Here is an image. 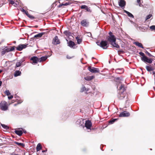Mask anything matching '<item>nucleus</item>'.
I'll list each match as a JSON object with an SVG mask.
<instances>
[{"label":"nucleus","instance_id":"nucleus-1","mask_svg":"<svg viewBox=\"0 0 155 155\" xmlns=\"http://www.w3.org/2000/svg\"><path fill=\"white\" fill-rule=\"evenodd\" d=\"M96 43L97 45L103 49H107L109 46L108 43L106 41L102 40L101 42H97Z\"/></svg>","mask_w":155,"mask_h":155},{"label":"nucleus","instance_id":"nucleus-2","mask_svg":"<svg viewBox=\"0 0 155 155\" xmlns=\"http://www.w3.org/2000/svg\"><path fill=\"white\" fill-rule=\"evenodd\" d=\"M120 89L121 90H122L123 92H120V93L118 94V97L119 99L121 100L123 99L126 96V94L124 93V91L126 90V89L124 85H121L120 87Z\"/></svg>","mask_w":155,"mask_h":155},{"label":"nucleus","instance_id":"nucleus-3","mask_svg":"<svg viewBox=\"0 0 155 155\" xmlns=\"http://www.w3.org/2000/svg\"><path fill=\"white\" fill-rule=\"evenodd\" d=\"M0 108L2 110L5 111L8 109V104L5 101H2L0 103Z\"/></svg>","mask_w":155,"mask_h":155},{"label":"nucleus","instance_id":"nucleus-4","mask_svg":"<svg viewBox=\"0 0 155 155\" xmlns=\"http://www.w3.org/2000/svg\"><path fill=\"white\" fill-rule=\"evenodd\" d=\"M92 126V124L91 121L89 120H87L85 121L84 125V127H85L87 130H88L87 131L89 132L91 131V128Z\"/></svg>","mask_w":155,"mask_h":155},{"label":"nucleus","instance_id":"nucleus-5","mask_svg":"<svg viewBox=\"0 0 155 155\" xmlns=\"http://www.w3.org/2000/svg\"><path fill=\"white\" fill-rule=\"evenodd\" d=\"M109 36L108 38V41L110 42L111 43H113L114 41H116V39L114 36L112 34V33L110 32L109 33Z\"/></svg>","mask_w":155,"mask_h":155},{"label":"nucleus","instance_id":"nucleus-6","mask_svg":"<svg viewBox=\"0 0 155 155\" xmlns=\"http://www.w3.org/2000/svg\"><path fill=\"white\" fill-rule=\"evenodd\" d=\"M28 45V44H20L16 47V50L18 51H21L23 49L27 47Z\"/></svg>","mask_w":155,"mask_h":155},{"label":"nucleus","instance_id":"nucleus-7","mask_svg":"<svg viewBox=\"0 0 155 155\" xmlns=\"http://www.w3.org/2000/svg\"><path fill=\"white\" fill-rule=\"evenodd\" d=\"M84 120L82 118L78 119L76 122L77 124L79 125L83 128H84Z\"/></svg>","mask_w":155,"mask_h":155},{"label":"nucleus","instance_id":"nucleus-8","mask_svg":"<svg viewBox=\"0 0 155 155\" xmlns=\"http://www.w3.org/2000/svg\"><path fill=\"white\" fill-rule=\"evenodd\" d=\"M81 9H85L86 10V12H88L89 13H91L92 10L90 7H88L86 5H82L80 7Z\"/></svg>","mask_w":155,"mask_h":155},{"label":"nucleus","instance_id":"nucleus-9","mask_svg":"<svg viewBox=\"0 0 155 155\" xmlns=\"http://www.w3.org/2000/svg\"><path fill=\"white\" fill-rule=\"evenodd\" d=\"M88 69L92 73H99L100 72L98 68L93 67H88Z\"/></svg>","mask_w":155,"mask_h":155},{"label":"nucleus","instance_id":"nucleus-10","mask_svg":"<svg viewBox=\"0 0 155 155\" xmlns=\"http://www.w3.org/2000/svg\"><path fill=\"white\" fill-rule=\"evenodd\" d=\"M30 60L32 61V62L31 63L33 64H35L38 63V62H39V58L36 56H33L30 58Z\"/></svg>","mask_w":155,"mask_h":155},{"label":"nucleus","instance_id":"nucleus-11","mask_svg":"<svg viewBox=\"0 0 155 155\" xmlns=\"http://www.w3.org/2000/svg\"><path fill=\"white\" fill-rule=\"evenodd\" d=\"M141 59L142 61L144 62H147L149 63H151L152 62V60L151 58H149L146 56L143 58H141Z\"/></svg>","mask_w":155,"mask_h":155},{"label":"nucleus","instance_id":"nucleus-12","mask_svg":"<svg viewBox=\"0 0 155 155\" xmlns=\"http://www.w3.org/2000/svg\"><path fill=\"white\" fill-rule=\"evenodd\" d=\"M25 61V60L21 59L18 62H17L16 63V65L15 66V68H16L19 67L21 66H23L25 65V64H23V63Z\"/></svg>","mask_w":155,"mask_h":155},{"label":"nucleus","instance_id":"nucleus-13","mask_svg":"<svg viewBox=\"0 0 155 155\" xmlns=\"http://www.w3.org/2000/svg\"><path fill=\"white\" fill-rule=\"evenodd\" d=\"M130 115V114L129 112L126 111H124L121 113L119 115V117H127Z\"/></svg>","mask_w":155,"mask_h":155},{"label":"nucleus","instance_id":"nucleus-14","mask_svg":"<svg viewBox=\"0 0 155 155\" xmlns=\"http://www.w3.org/2000/svg\"><path fill=\"white\" fill-rule=\"evenodd\" d=\"M68 45L71 48H76L74 42L71 41H70L68 43Z\"/></svg>","mask_w":155,"mask_h":155},{"label":"nucleus","instance_id":"nucleus-15","mask_svg":"<svg viewBox=\"0 0 155 155\" xmlns=\"http://www.w3.org/2000/svg\"><path fill=\"white\" fill-rule=\"evenodd\" d=\"M2 48H2V51L1 52V55L2 56L4 55L6 53L9 52L7 47H3Z\"/></svg>","mask_w":155,"mask_h":155},{"label":"nucleus","instance_id":"nucleus-16","mask_svg":"<svg viewBox=\"0 0 155 155\" xmlns=\"http://www.w3.org/2000/svg\"><path fill=\"white\" fill-rule=\"evenodd\" d=\"M60 41L58 38L57 36H55L53 39L52 43L54 45H57L59 44Z\"/></svg>","mask_w":155,"mask_h":155},{"label":"nucleus","instance_id":"nucleus-17","mask_svg":"<svg viewBox=\"0 0 155 155\" xmlns=\"http://www.w3.org/2000/svg\"><path fill=\"white\" fill-rule=\"evenodd\" d=\"M126 5V2L124 0H120L119 2V5L122 8L124 7Z\"/></svg>","mask_w":155,"mask_h":155},{"label":"nucleus","instance_id":"nucleus-18","mask_svg":"<svg viewBox=\"0 0 155 155\" xmlns=\"http://www.w3.org/2000/svg\"><path fill=\"white\" fill-rule=\"evenodd\" d=\"M81 24L82 26L87 27L88 25L89 22L86 20L84 19L81 21Z\"/></svg>","mask_w":155,"mask_h":155},{"label":"nucleus","instance_id":"nucleus-19","mask_svg":"<svg viewBox=\"0 0 155 155\" xmlns=\"http://www.w3.org/2000/svg\"><path fill=\"white\" fill-rule=\"evenodd\" d=\"M15 134L19 136H21L22 134V131L20 130H15Z\"/></svg>","mask_w":155,"mask_h":155},{"label":"nucleus","instance_id":"nucleus-20","mask_svg":"<svg viewBox=\"0 0 155 155\" xmlns=\"http://www.w3.org/2000/svg\"><path fill=\"white\" fill-rule=\"evenodd\" d=\"M94 78L93 76H89L84 77V79L87 81H89L93 79Z\"/></svg>","mask_w":155,"mask_h":155},{"label":"nucleus","instance_id":"nucleus-21","mask_svg":"<svg viewBox=\"0 0 155 155\" xmlns=\"http://www.w3.org/2000/svg\"><path fill=\"white\" fill-rule=\"evenodd\" d=\"M21 74V72L19 71H16L14 73V75L15 77L20 76Z\"/></svg>","mask_w":155,"mask_h":155},{"label":"nucleus","instance_id":"nucleus-22","mask_svg":"<svg viewBox=\"0 0 155 155\" xmlns=\"http://www.w3.org/2000/svg\"><path fill=\"white\" fill-rule=\"evenodd\" d=\"M48 58L47 56H43L39 58V62H41L46 60Z\"/></svg>","mask_w":155,"mask_h":155},{"label":"nucleus","instance_id":"nucleus-23","mask_svg":"<svg viewBox=\"0 0 155 155\" xmlns=\"http://www.w3.org/2000/svg\"><path fill=\"white\" fill-rule=\"evenodd\" d=\"M44 34V33H40L36 35H35L34 36V37L36 38H39L41 37Z\"/></svg>","mask_w":155,"mask_h":155},{"label":"nucleus","instance_id":"nucleus-24","mask_svg":"<svg viewBox=\"0 0 155 155\" xmlns=\"http://www.w3.org/2000/svg\"><path fill=\"white\" fill-rule=\"evenodd\" d=\"M89 90V89L88 88H86L84 85H83L82 86V87L81 89V92H83L85 91H88Z\"/></svg>","mask_w":155,"mask_h":155},{"label":"nucleus","instance_id":"nucleus-25","mask_svg":"<svg viewBox=\"0 0 155 155\" xmlns=\"http://www.w3.org/2000/svg\"><path fill=\"white\" fill-rule=\"evenodd\" d=\"M134 44L139 47H141L143 48V46L142 44L141 43H140L139 42H134Z\"/></svg>","mask_w":155,"mask_h":155},{"label":"nucleus","instance_id":"nucleus-26","mask_svg":"<svg viewBox=\"0 0 155 155\" xmlns=\"http://www.w3.org/2000/svg\"><path fill=\"white\" fill-rule=\"evenodd\" d=\"M111 44L114 47H115L116 48H120V46L116 43V41H114V42L113 43H111Z\"/></svg>","mask_w":155,"mask_h":155},{"label":"nucleus","instance_id":"nucleus-27","mask_svg":"<svg viewBox=\"0 0 155 155\" xmlns=\"http://www.w3.org/2000/svg\"><path fill=\"white\" fill-rule=\"evenodd\" d=\"M124 12L126 13L129 17L134 18V16L133 15L130 13L126 10H124Z\"/></svg>","mask_w":155,"mask_h":155},{"label":"nucleus","instance_id":"nucleus-28","mask_svg":"<svg viewBox=\"0 0 155 155\" xmlns=\"http://www.w3.org/2000/svg\"><path fill=\"white\" fill-rule=\"evenodd\" d=\"M41 146L40 143L38 144L36 147V150L37 151H38L41 149Z\"/></svg>","mask_w":155,"mask_h":155},{"label":"nucleus","instance_id":"nucleus-29","mask_svg":"<svg viewBox=\"0 0 155 155\" xmlns=\"http://www.w3.org/2000/svg\"><path fill=\"white\" fill-rule=\"evenodd\" d=\"M15 144H16L18 146H22L23 147H24L25 146V144L22 143H20L18 142H15Z\"/></svg>","mask_w":155,"mask_h":155},{"label":"nucleus","instance_id":"nucleus-30","mask_svg":"<svg viewBox=\"0 0 155 155\" xmlns=\"http://www.w3.org/2000/svg\"><path fill=\"white\" fill-rule=\"evenodd\" d=\"M70 3L69 2H66V3L64 4H60L58 6V7L60 8L62 6H67L68 5H70Z\"/></svg>","mask_w":155,"mask_h":155},{"label":"nucleus","instance_id":"nucleus-31","mask_svg":"<svg viewBox=\"0 0 155 155\" xmlns=\"http://www.w3.org/2000/svg\"><path fill=\"white\" fill-rule=\"evenodd\" d=\"M76 39L77 40V43L78 44H80L82 41V39L79 38L78 37H76Z\"/></svg>","mask_w":155,"mask_h":155},{"label":"nucleus","instance_id":"nucleus-32","mask_svg":"<svg viewBox=\"0 0 155 155\" xmlns=\"http://www.w3.org/2000/svg\"><path fill=\"white\" fill-rule=\"evenodd\" d=\"M146 69L148 71H153V68L152 67L148 66H146Z\"/></svg>","mask_w":155,"mask_h":155},{"label":"nucleus","instance_id":"nucleus-33","mask_svg":"<svg viewBox=\"0 0 155 155\" xmlns=\"http://www.w3.org/2000/svg\"><path fill=\"white\" fill-rule=\"evenodd\" d=\"M64 34L67 36H69L71 35V33L68 31H65L64 32Z\"/></svg>","mask_w":155,"mask_h":155},{"label":"nucleus","instance_id":"nucleus-34","mask_svg":"<svg viewBox=\"0 0 155 155\" xmlns=\"http://www.w3.org/2000/svg\"><path fill=\"white\" fill-rule=\"evenodd\" d=\"M15 47V46H13L11 48L8 47V49L9 52L13 51L14 50Z\"/></svg>","mask_w":155,"mask_h":155},{"label":"nucleus","instance_id":"nucleus-35","mask_svg":"<svg viewBox=\"0 0 155 155\" xmlns=\"http://www.w3.org/2000/svg\"><path fill=\"white\" fill-rule=\"evenodd\" d=\"M117 120V119H113V120H110L109 122V124H113V123L115 121H116Z\"/></svg>","mask_w":155,"mask_h":155},{"label":"nucleus","instance_id":"nucleus-36","mask_svg":"<svg viewBox=\"0 0 155 155\" xmlns=\"http://www.w3.org/2000/svg\"><path fill=\"white\" fill-rule=\"evenodd\" d=\"M1 125L6 130H7L9 128L5 124H1Z\"/></svg>","mask_w":155,"mask_h":155},{"label":"nucleus","instance_id":"nucleus-37","mask_svg":"<svg viewBox=\"0 0 155 155\" xmlns=\"http://www.w3.org/2000/svg\"><path fill=\"white\" fill-rule=\"evenodd\" d=\"M5 94L7 96H8L11 94L10 92L8 90H6L5 92Z\"/></svg>","mask_w":155,"mask_h":155},{"label":"nucleus","instance_id":"nucleus-38","mask_svg":"<svg viewBox=\"0 0 155 155\" xmlns=\"http://www.w3.org/2000/svg\"><path fill=\"white\" fill-rule=\"evenodd\" d=\"M152 16V15H150V14L148 15H147V16H146V19H145V20H147L148 19H149V18H150Z\"/></svg>","mask_w":155,"mask_h":155},{"label":"nucleus","instance_id":"nucleus-39","mask_svg":"<svg viewBox=\"0 0 155 155\" xmlns=\"http://www.w3.org/2000/svg\"><path fill=\"white\" fill-rule=\"evenodd\" d=\"M139 54L141 56H142V57L141 58H143L145 56L144 54V53H143L142 52H140L139 53Z\"/></svg>","mask_w":155,"mask_h":155},{"label":"nucleus","instance_id":"nucleus-40","mask_svg":"<svg viewBox=\"0 0 155 155\" xmlns=\"http://www.w3.org/2000/svg\"><path fill=\"white\" fill-rule=\"evenodd\" d=\"M17 101L18 102V104H20L23 101L20 99V98L19 99H18V100H17Z\"/></svg>","mask_w":155,"mask_h":155},{"label":"nucleus","instance_id":"nucleus-41","mask_svg":"<svg viewBox=\"0 0 155 155\" xmlns=\"http://www.w3.org/2000/svg\"><path fill=\"white\" fill-rule=\"evenodd\" d=\"M150 29L152 30H155V25H152L150 27Z\"/></svg>","mask_w":155,"mask_h":155},{"label":"nucleus","instance_id":"nucleus-42","mask_svg":"<svg viewBox=\"0 0 155 155\" xmlns=\"http://www.w3.org/2000/svg\"><path fill=\"white\" fill-rule=\"evenodd\" d=\"M130 22L133 24L135 27H137V25H136V24H135L134 22L133 21H132L130 20Z\"/></svg>","mask_w":155,"mask_h":155},{"label":"nucleus","instance_id":"nucleus-43","mask_svg":"<svg viewBox=\"0 0 155 155\" xmlns=\"http://www.w3.org/2000/svg\"><path fill=\"white\" fill-rule=\"evenodd\" d=\"M137 2L140 6L141 7L143 6L142 4L140 3V0H137Z\"/></svg>","mask_w":155,"mask_h":155},{"label":"nucleus","instance_id":"nucleus-44","mask_svg":"<svg viewBox=\"0 0 155 155\" xmlns=\"http://www.w3.org/2000/svg\"><path fill=\"white\" fill-rule=\"evenodd\" d=\"M27 16L30 18L31 19H34V17H33V16L31 15H30L29 14V15H27Z\"/></svg>","mask_w":155,"mask_h":155},{"label":"nucleus","instance_id":"nucleus-45","mask_svg":"<svg viewBox=\"0 0 155 155\" xmlns=\"http://www.w3.org/2000/svg\"><path fill=\"white\" fill-rule=\"evenodd\" d=\"M146 53L150 57H152L153 55H152L151 54H150L149 52H148L147 51L146 52Z\"/></svg>","mask_w":155,"mask_h":155},{"label":"nucleus","instance_id":"nucleus-46","mask_svg":"<svg viewBox=\"0 0 155 155\" xmlns=\"http://www.w3.org/2000/svg\"><path fill=\"white\" fill-rule=\"evenodd\" d=\"M9 3H10V4L12 5H13L14 4H15V2L14 1H13L12 0H11L10 1Z\"/></svg>","mask_w":155,"mask_h":155},{"label":"nucleus","instance_id":"nucleus-47","mask_svg":"<svg viewBox=\"0 0 155 155\" xmlns=\"http://www.w3.org/2000/svg\"><path fill=\"white\" fill-rule=\"evenodd\" d=\"M13 97L12 95H11L10 96L8 97V99L9 100H10V99H11L12 98H13Z\"/></svg>","mask_w":155,"mask_h":155},{"label":"nucleus","instance_id":"nucleus-48","mask_svg":"<svg viewBox=\"0 0 155 155\" xmlns=\"http://www.w3.org/2000/svg\"><path fill=\"white\" fill-rule=\"evenodd\" d=\"M15 97V98L16 99V100H18L20 98L18 97V96L17 95H16Z\"/></svg>","mask_w":155,"mask_h":155},{"label":"nucleus","instance_id":"nucleus-49","mask_svg":"<svg viewBox=\"0 0 155 155\" xmlns=\"http://www.w3.org/2000/svg\"><path fill=\"white\" fill-rule=\"evenodd\" d=\"M150 73L151 74H153L154 75V77H155V72L154 71L150 72Z\"/></svg>","mask_w":155,"mask_h":155},{"label":"nucleus","instance_id":"nucleus-50","mask_svg":"<svg viewBox=\"0 0 155 155\" xmlns=\"http://www.w3.org/2000/svg\"><path fill=\"white\" fill-rule=\"evenodd\" d=\"M21 11L22 12H24V13H25L26 12V11H25V10L23 8H22L21 9Z\"/></svg>","mask_w":155,"mask_h":155},{"label":"nucleus","instance_id":"nucleus-51","mask_svg":"<svg viewBox=\"0 0 155 155\" xmlns=\"http://www.w3.org/2000/svg\"><path fill=\"white\" fill-rule=\"evenodd\" d=\"M87 34V35L89 37H90L91 35V33H88Z\"/></svg>","mask_w":155,"mask_h":155},{"label":"nucleus","instance_id":"nucleus-52","mask_svg":"<svg viewBox=\"0 0 155 155\" xmlns=\"http://www.w3.org/2000/svg\"><path fill=\"white\" fill-rule=\"evenodd\" d=\"M13 5L15 7H16L17 6V4L15 3Z\"/></svg>","mask_w":155,"mask_h":155},{"label":"nucleus","instance_id":"nucleus-53","mask_svg":"<svg viewBox=\"0 0 155 155\" xmlns=\"http://www.w3.org/2000/svg\"><path fill=\"white\" fill-rule=\"evenodd\" d=\"M25 13L26 14V15L27 16L29 15V14L28 13V12H26Z\"/></svg>","mask_w":155,"mask_h":155},{"label":"nucleus","instance_id":"nucleus-54","mask_svg":"<svg viewBox=\"0 0 155 155\" xmlns=\"http://www.w3.org/2000/svg\"><path fill=\"white\" fill-rule=\"evenodd\" d=\"M25 13L26 14V15L27 16L29 15V14L28 13V12H26Z\"/></svg>","mask_w":155,"mask_h":155},{"label":"nucleus","instance_id":"nucleus-55","mask_svg":"<svg viewBox=\"0 0 155 155\" xmlns=\"http://www.w3.org/2000/svg\"><path fill=\"white\" fill-rule=\"evenodd\" d=\"M67 58L68 59H71V58L68 57V56H67Z\"/></svg>","mask_w":155,"mask_h":155},{"label":"nucleus","instance_id":"nucleus-56","mask_svg":"<svg viewBox=\"0 0 155 155\" xmlns=\"http://www.w3.org/2000/svg\"><path fill=\"white\" fill-rule=\"evenodd\" d=\"M2 84V82L1 81H0V87L1 86Z\"/></svg>","mask_w":155,"mask_h":155},{"label":"nucleus","instance_id":"nucleus-57","mask_svg":"<svg viewBox=\"0 0 155 155\" xmlns=\"http://www.w3.org/2000/svg\"><path fill=\"white\" fill-rule=\"evenodd\" d=\"M47 150H43V151H42V152H45Z\"/></svg>","mask_w":155,"mask_h":155},{"label":"nucleus","instance_id":"nucleus-58","mask_svg":"<svg viewBox=\"0 0 155 155\" xmlns=\"http://www.w3.org/2000/svg\"><path fill=\"white\" fill-rule=\"evenodd\" d=\"M23 131H24V133H26V131L25 130H23Z\"/></svg>","mask_w":155,"mask_h":155},{"label":"nucleus","instance_id":"nucleus-59","mask_svg":"<svg viewBox=\"0 0 155 155\" xmlns=\"http://www.w3.org/2000/svg\"><path fill=\"white\" fill-rule=\"evenodd\" d=\"M120 79L119 78H116V80H119Z\"/></svg>","mask_w":155,"mask_h":155},{"label":"nucleus","instance_id":"nucleus-60","mask_svg":"<svg viewBox=\"0 0 155 155\" xmlns=\"http://www.w3.org/2000/svg\"><path fill=\"white\" fill-rule=\"evenodd\" d=\"M2 71V70L0 69V73H1Z\"/></svg>","mask_w":155,"mask_h":155},{"label":"nucleus","instance_id":"nucleus-61","mask_svg":"<svg viewBox=\"0 0 155 155\" xmlns=\"http://www.w3.org/2000/svg\"><path fill=\"white\" fill-rule=\"evenodd\" d=\"M16 104H15L14 105H15V106H16Z\"/></svg>","mask_w":155,"mask_h":155},{"label":"nucleus","instance_id":"nucleus-62","mask_svg":"<svg viewBox=\"0 0 155 155\" xmlns=\"http://www.w3.org/2000/svg\"><path fill=\"white\" fill-rule=\"evenodd\" d=\"M82 3H84V2H82Z\"/></svg>","mask_w":155,"mask_h":155},{"label":"nucleus","instance_id":"nucleus-63","mask_svg":"<svg viewBox=\"0 0 155 155\" xmlns=\"http://www.w3.org/2000/svg\"><path fill=\"white\" fill-rule=\"evenodd\" d=\"M150 150H152V149H150Z\"/></svg>","mask_w":155,"mask_h":155},{"label":"nucleus","instance_id":"nucleus-64","mask_svg":"<svg viewBox=\"0 0 155 155\" xmlns=\"http://www.w3.org/2000/svg\"><path fill=\"white\" fill-rule=\"evenodd\" d=\"M154 65H155V63L154 64Z\"/></svg>","mask_w":155,"mask_h":155}]
</instances>
